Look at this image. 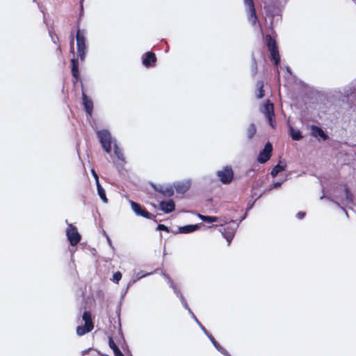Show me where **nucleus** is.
Masks as SVG:
<instances>
[{"label": "nucleus", "instance_id": "f257e3e1", "mask_svg": "<svg viewBox=\"0 0 356 356\" xmlns=\"http://www.w3.org/2000/svg\"><path fill=\"white\" fill-rule=\"evenodd\" d=\"M82 319L84 321V325H79L76 327V334L79 336H83L86 333L91 332L94 328V323L92 320V314L90 312L86 311L83 312Z\"/></svg>", "mask_w": 356, "mask_h": 356}, {"label": "nucleus", "instance_id": "f03ea898", "mask_svg": "<svg viewBox=\"0 0 356 356\" xmlns=\"http://www.w3.org/2000/svg\"><path fill=\"white\" fill-rule=\"evenodd\" d=\"M244 3L247 8L248 21L253 26L258 24L260 30L262 31L261 25L258 21V17L253 0H244Z\"/></svg>", "mask_w": 356, "mask_h": 356}, {"label": "nucleus", "instance_id": "7ed1b4c3", "mask_svg": "<svg viewBox=\"0 0 356 356\" xmlns=\"http://www.w3.org/2000/svg\"><path fill=\"white\" fill-rule=\"evenodd\" d=\"M77 53L79 58L83 60L86 54V38L83 31L78 29L76 35Z\"/></svg>", "mask_w": 356, "mask_h": 356}, {"label": "nucleus", "instance_id": "20e7f679", "mask_svg": "<svg viewBox=\"0 0 356 356\" xmlns=\"http://www.w3.org/2000/svg\"><path fill=\"white\" fill-rule=\"evenodd\" d=\"M97 135L105 152L108 154L111 153L112 149V137L110 132L107 130L103 129L98 131Z\"/></svg>", "mask_w": 356, "mask_h": 356}, {"label": "nucleus", "instance_id": "39448f33", "mask_svg": "<svg viewBox=\"0 0 356 356\" xmlns=\"http://www.w3.org/2000/svg\"><path fill=\"white\" fill-rule=\"evenodd\" d=\"M262 113L265 115L266 118L268 119L269 124L273 129L275 128L276 121L275 116L274 112V105L270 100H266L264 108L262 110Z\"/></svg>", "mask_w": 356, "mask_h": 356}, {"label": "nucleus", "instance_id": "423d86ee", "mask_svg": "<svg viewBox=\"0 0 356 356\" xmlns=\"http://www.w3.org/2000/svg\"><path fill=\"white\" fill-rule=\"evenodd\" d=\"M66 236L71 245H76L81 239L77 228L72 224H69L66 229Z\"/></svg>", "mask_w": 356, "mask_h": 356}, {"label": "nucleus", "instance_id": "0eeeda50", "mask_svg": "<svg viewBox=\"0 0 356 356\" xmlns=\"http://www.w3.org/2000/svg\"><path fill=\"white\" fill-rule=\"evenodd\" d=\"M218 177L223 184H230L234 179V172L231 166H225L216 172Z\"/></svg>", "mask_w": 356, "mask_h": 356}, {"label": "nucleus", "instance_id": "6e6552de", "mask_svg": "<svg viewBox=\"0 0 356 356\" xmlns=\"http://www.w3.org/2000/svg\"><path fill=\"white\" fill-rule=\"evenodd\" d=\"M273 145L268 142L257 156V161L260 163H265L272 156Z\"/></svg>", "mask_w": 356, "mask_h": 356}, {"label": "nucleus", "instance_id": "1a4fd4ad", "mask_svg": "<svg viewBox=\"0 0 356 356\" xmlns=\"http://www.w3.org/2000/svg\"><path fill=\"white\" fill-rule=\"evenodd\" d=\"M130 204L131 206V209L138 216H143L147 219H152L153 217H154L152 213H149L145 208L142 207L140 204L134 201H130Z\"/></svg>", "mask_w": 356, "mask_h": 356}, {"label": "nucleus", "instance_id": "9d476101", "mask_svg": "<svg viewBox=\"0 0 356 356\" xmlns=\"http://www.w3.org/2000/svg\"><path fill=\"white\" fill-rule=\"evenodd\" d=\"M157 58L156 55L152 51H147L144 55L143 59V64L146 67H154L156 63Z\"/></svg>", "mask_w": 356, "mask_h": 356}, {"label": "nucleus", "instance_id": "9b49d317", "mask_svg": "<svg viewBox=\"0 0 356 356\" xmlns=\"http://www.w3.org/2000/svg\"><path fill=\"white\" fill-rule=\"evenodd\" d=\"M82 100L86 113L91 116L93 111V102L90 98L88 97L83 90L82 91Z\"/></svg>", "mask_w": 356, "mask_h": 356}, {"label": "nucleus", "instance_id": "f8f14e48", "mask_svg": "<svg viewBox=\"0 0 356 356\" xmlns=\"http://www.w3.org/2000/svg\"><path fill=\"white\" fill-rule=\"evenodd\" d=\"M160 209L165 213H169L175 211V204L172 200L168 201H161L159 203Z\"/></svg>", "mask_w": 356, "mask_h": 356}, {"label": "nucleus", "instance_id": "ddd939ff", "mask_svg": "<svg viewBox=\"0 0 356 356\" xmlns=\"http://www.w3.org/2000/svg\"><path fill=\"white\" fill-rule=\"evenodd\" d=\"M220 232L224 236V238L227 241L228 245L230 244L232 240L233 239L235 234L234 229L227 226L220 229Z\"/></svg>", "mask_w": 356, "mask_h": 356}, {"label": "nucleus", "instance_id": "4468645a", "mask_svg": "<svg viewBox=\"0 0 356 356\" xmlns=\"http://www.w3.org/2000/svg\"><path fill=\"white\" fill-rule=\"evenodd\" d=\"M72 64V74L73 78L75 79V82H77L79 80H81L79 72V62L76 59L72 58L71 60Z\"/></svg>", "mask_w": 356, "mask_h": 356}, {"label": "nucleus", "instance_id": "2eb2a0df", "mask_svg": "<svg viewBox=\"0 0 356 356\" xmlns=\"http://www.w3.org/2000/svg\"><path fill=\"white\" fill-rule=\"evenodd\" d=\"M311 133L314 137H320L324 140H325L327 138V136L325 134L323 130L319 127L315 125L312 126Z\"/></svg>", "mask_w": 356, "mask_h": 356}, {"label": "nucleus", "instance_id": "dca6fc26", "mask_svg": "<svg viewBox=\"0 0 356 356\" xmlns=\"http://www.w3.org/2000/svg\"><path fill=\"white\" fill-rule=\"evenodd\" d=\"M266 45L269 50L277 48V42L270 35H266L265 37Z\"/></svg>", "mask_w": 356, "mask_h": 356}, {"label": "nucleus", "instance_id": "f3484780", "mask_svg": "<svg viewBox=\"0 0 356 356\" xmlns=\"http://www.w3.org/2000/svg\"><path fill=\"white\" fill-rule=\"evenodd\" d=\"M257 91H256V97L257 99H261L265 95V91L264 90V81L262 80H259L256 83Z\"/></svg>", "mask_w": 356, "mask_h": 356}, {"label": "nucleus", "instance_id": "a211bd4d", "mask_svg": "<svg viewBox=\"0 0 356 356\" xmlns=\"http://www.w3.org/2000/svg\"><path fill=\"white\" fill-rule=\"evenodd\" d=\"M199 228L197 225H188L179 227V232L181 234H188L197 230Z\"/></svg>", "mask_w": 356, "mask_h": 356}, {"label": "nucleus", "instance_id": "6ab92c4d", "mask_svg": "<svg viewBox=\"0 0 356 356\" xmlns=\"http://www.w3.org/2000/svg\"><path fill=\"white\" fill-rule=\"evenodd\" d=\"M108 345L109 347L113 350L115 356H124L118 346L115 344L112 337H109L108 339Z\"/></svg>", "mask_w": 356, "mask_h": 356}, {"label": "nucleus", "instance_id": "aec40b11", "mask_svg": "<svg viewBox=\"0 0 356 356\" xmlns=\"http://www.w3.org/2000/svg\"><path fill=\"white\" fill-rule=\"evenodd\" d=\"M114 154H115L118 160L121 161L122 163H126L123 152L122 149L120 148L117 145H114Z\"/></svg>", "mask_w": 356, "mask_h": 356}, {"label": "nucleus", "instance_id": "412c9836", "mask_svg": "<svg viewBox=\"0 0 356 356\" xmlns=\"http://www.w3.org/2000/svg\"><path fill=\"white\" fill-rule=\"evenodd\" d=\"M269 51L270 54L271 59L274 60V64H275V65L277 66L279 64L280 60L278 48L269 50Z\"/></svg>", "mask_w": 356, "mask_h": 356}, {"label": "nucleus", "instance_id": "4be33fe9", "mask_svg": "<svg viewBox=\"0 0 356 356\" xmlns=\"http://www.w3.org/2000/svg\"><path fill=\"white\" fill-rule=\"evenodd\" d=\"M97 193L102 200L104 203L108 202V199L106 195L105 190L103 188V187L101 186L100 183H97Z\"/></svg>", "mask_w": 356, "mask_h": 356}, {"label": "nucleus", "instance_id": "5701e85b", "mask_svg": "<svg viewBox=\"0 0 356 356\" xmlns=\"http://www.w3.org/2000/svg\"><path fill=\"white\" fill-rule=\"evenodd\" d=\"M290 136L293 140H300L303 137L299 130H295L292 127H290Z\"/></svg>", "mask_w": 356, "mask_h": 356}, {"label": "nucleus", "instance_id": "b1692460", "mask_svg": "<svg viewBox=\"0 0 356 356\" xmlns=\"http://www.w3.org/2000/svg\"><path fill=\"white\" fill-rule=\"evenodd\" d=\"M199 218L206 222H215L218 221V218L216 216H209L199 214Z\"/></svg>", "mask_w": 356, "mask_h": 356}, {"label": "nucleus", "instance_id": "393cba45", "mask_svg": "<svg viewBox=\"0 0 356 356\" xmlns=\"http://www.w3.org/2000/svg\"><path fill=\"white\" fill-rule=\"evenodd\" d=\"M285 166L277 164L271 170L270 175L273 177H275L278 173L284 170Z\"/></svg>", "mask_w": 356, "mask_h": 356}, {"label": "nucleus", "instance_id": "a878e982", "mask_svg": "<svg viewBox=\"0 0 356 356\" xmlns=\"http://www.w3.org/2000/svg\"><path fill=\"white\" fill-rule=\"evenodd\" d=\"M159 193L165 197H171L174 195V190L172 188L158 190Z\"/></svg>", "mask_w": 356, "mask_h": 356}, {"label": "nucleus", "instance_id": "bb28decb", "mask_svg": "<svg viewBox=\"0 0 356 356\" xmlns=\"http://www.w3.org/2000/svg\"><path fill=\"white\" fill-rule=\"evenodd\" d=\"M344 191H345V193H346V201L349 203H353V195L352 194V193L350 192V191L349 190V188L347 186H345Z\"/></svg>", "mask_w": 356, "mask_h": 356}, {"label": "nucleus", "instance_id": "cd10ccee", "mask_svg": "<svg viewBox=\"0 0 356 356\" xmlns=\"http://www.w3.org/2000/svg\"><path fill=\"white\" fill-rule=\"evenodd\" d=\"M256 134V128H255V126L254 124H251L248 129V138H252L254 134Z\"/></svg>", "mask_w": 356, "mask_h": 356}, {"label": "nucleus", "instance_id": "c85d7f7f", "mask_svg": "<svg viewBox=\"0 0 356 356\" xmlns=\"http://www.w3.org/2000/svg\"><path fill=\"white\" fill-rule=\"evenodd\" d=\"M122 278V273L120 271L115 272L112 278V281L116 284H118L119 281Z\"/></svg>", "mask_w": 356, "mask_h": 356}, {"label": "nucleus", "instance_id": "c756f323", "mask_svg": "<svg viewBox=\"0 0 356 356\" xmlns=\"http://www.w3.org/2000/svg\"><path fill=\"white\" fill-rule=\"evenodd\" d=\"M257 63L255 59H254L252 65V75L255 76L257 74Z\"/></svg>", "mask_w": 356, "mask_h": 356}, {"label": "nucleus", "instance_id": "7c9ffc66", "mask_svg": "<svg viewBox=\"0 0 356 356\" xmlns=\"http://www.w3.org/2000/svg\"><path fill=\"white\" fill-rule=\"evenodd\" d=\"M157 229L159 230H163V231L168 232V228L163 224H159L157 227Z\"/></svg>", "mask_w": 356, "mask_h": 356}, {"label": "nucleus", "instance_id": "2f4dec72", "mask_svg": "<svg viewBox=\"0 0 356 356\" xmlns=\"http://www.w3.org/2000/svg\"><path fill=\"white\" fill-rule=\"evenodd\" d=\"M305 216V213L303 211H299L296 214V217L298 219H302Z\"/></svg>", "mask_w": 356, "mask_h": 356}, {"label": "nucleus", "instance_id": "473e14b6", "mask_svg": "<svg viewBox=\"0 0 356 356\" xmlns=\"http://www.w3.org/2000/svg\"><path fill=\"white\" fill-rule=\"evenodd\" d=\"M213 344L214 345V346H215V347H216V348L219 351H220V352H221V351H223V350H222V349H224V348H222L216 341H215L213 343Z\"/></svg>", "mask_w": 356, "mask_h": 356}, {"label": "nucleus", "instance_id": "72a5a7b5", "mask_svg": "<svg viewBox=\"0 0 356 356\" xmlns=\"http://www.w3.org/2000/svg\"><path fill=\"white\" fill-rule=\"evenodd\" d=\"M91 172H92V175H93L94 178L95 179L96 184H97V183H99V177H98V175H97V174L96 173V172L95 171V170H92V171H91Z\"/></svg>", "mask_w": 356, "mask_h": 356}, {"label": "nucleus", "instance_id": "f704fd0d", "mask_svg": "<svg viewBox=\"0 0 356 356\" xmlns=\"http://www.w3.org/2000/svg\"><path fill=\"white\" fill-rule=\"evenodd\" d=\"M184 188V186H179L177 188V191L178 192H185L186 191V188Z\"/></svg>", "mask_w": 356, "mask_h": 356}, {"label": "nucleus", "instance_id": "c9c22d12", "mask_svg": "<svg viewBox=\"0 0 356 356\" xmlns=\"http://www.w3.org/2000/svg\"><path fill=\"white\" fill-rule=\"evenodd\" d=\"M70 48H71V51H74V37L73 36L72 37V39L70 41Z\"/></svg>", "mask_w": 356, "mask_h": 356}, {"label": "nucleus", "instance_id": "e433bc0d", "mask_svg": "<svg viewBox=\"0 0 356 356\" xmlns=\"http://www.w3.org/2000/svg\"><path fill=\"white\" fill-rule=\"evenodd\" d=\"M282 184V182H275L273 184V188H277L280 187Z\"/></svg>", "mask_w": 356, "mask_h": 356}, {"label": "nucleus", "instance_id": "4c0bfd02", "mask_svg": "<svg viewBox=\"0 0 356 356\" xmlns=\"http://www.w3.org/2000/svg\"><path fill=\"white\" fill-rule=\"evenodd\" d=\"M223 351H221V353L225 355V356H231L228 353L227 351L225 350V349H222Z\"/></svg>", "mask_w": 356, "mask_h": 356}, {"label": "nucleus", "instance_id": "58836bf2", "mask_svg": "<svg viewBox=\"0 0 356 356\" xmlns=\"http://www.w3.org/2000/svg\"><path fill=\"white\" fill-rule=\"evenodd\" d=\"M209 338L212 343H213L216 341L215 339L211 335L209 336Z\"/></svg>", "mask_w": 356, "mask_h": 356}]
</instances>
